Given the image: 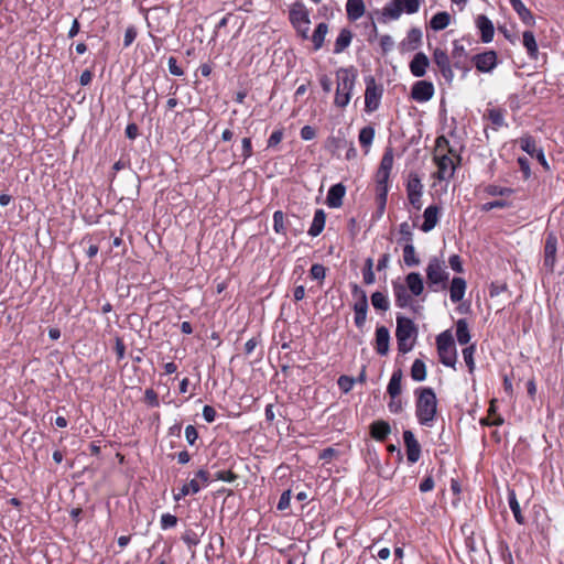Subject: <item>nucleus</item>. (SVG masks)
<instances>
[{
	"label": "nucleus",
	"instance_id": "61",
	"mask_svg": "<svg viewBox=\"0 0 564 564\" xmlns=\"http://www.w3.org/2000/svg\"><path fill=\"white\" fill-rule=\"evenodd\" d=\"M399 232L402 236V240L406 241V243H412L413 234L411 231L410 225L406 221L400 224Z\"/></svg>",
	"mask_w": 564,
	"mask_h": 564
},
{
	"label": "nucleus",
	"instance_id": "20",
	"mask_svg": "<svg viewBox=\"0 0 564 564\" xmlns=\"http://www.w3.org/2000/svg\"><path fill=\"white\" fill-rule=\"evenodd\" d=\"M390 333L386 326H378L376 328V344L375 349L378 355L386 356L389 352Z\"/></svg>",
	"mask_w": 564,
	"mask_h": 564
},
{
	"label": "nucleus",
	"instance_id": "33",
	"mask_svg": "<svg viewBox=\"0 0 564 564\" xmlns=\"http://www.w3.org/2000/svg\"><path fill=\"white\" fill-rule=\"evenodd\" d=\"M451 22V15L446 11H441L435 13L431 21H430V28L434 31H442L448 26Z\"/></svg>",
	"mask_w": 564,
	"mask_h": 564
},
{
	"label": "nucleus",
	"instance_id": "27",
	"mask_svg": "<svg viewBox=\"0 0 564 564\" xmlns=\"http://www.w3.org/2000/svg\"><path fill=\"white\" fill-rule=\"evenodd\" d=\"M512 9L519 15V19L528 26H533L535 24V19L532 12L524 6L521 0H512L510 2Z\"/></svg>",
	"mask_w": 564,
	"mask_h": 564
},
{
	"label": "nucleus",
	"instance_id": "44",
	"mask_svg": "<svg viewBox=\"0 0 564 564\" xmlns=\"http://www.w3.org/2000/svg\"><path fill=\"white\" fill-rule=\"evenodd\" d=\"M289 221L282 210H275L273 214V229L276 234L286 236Z\"/></svg>",
	"mask_w": 564,
	"mask_h": 564
},
{
	"label": "nucleus",
	"instance_id": "28",
	"mask_svg": "<svg viewBox=\"0 0 564 564\" xmlns=\"http://www.w3.org/2000/svg\"><path fill=\"white\" fill-rule=\"evenodd\" d=\"M346 12L350 21L360 19L365 14L364 0H347Z\"/></svg>",
	"mask_w": 564,
	"mask_h": 564
},
{
	"label": "nucleus",
	"instance_id": "53",
	"mask_svg": "<svg viewBox=\"0 0 564 564\" xmlns=\"http://www.w3.org/2000/svg\"><path fill=\"white\" fill-rule=\"evenodd\" d=\"M177 524V517L171 513H163L161 516V529L167 530Z\"/></svg>",
	"mask_w": 564,
	"mask_h": 564
},
{
	"label": "nucleus",
	"instance_id": "63",
	"mask_svg": "<svg viewBox=\"0 0 564 564\" xmlns=\"http://www.w3.org/2000/svg\"><path fill=\"white\" fill-rule=\"evenodd\" d=\"M394 42L389 34H384L380 37V47L382 54H388L393 48Z\"/></svg>",
	"mask_w": 564,
	"mask_h": 564
},
{
	"label": "nucleus",
	"instance_id": "38",
	"mask_svg": "<svg viewBox=\"0 0 564 564\" xmlns=\"http://www.w3.org/2000/svg\"><path fill=\"white\" fill-rule=\"evenodd\" d=\"M508 502H509V507H510V509H511V511L513 513V517H514L516 521L519 524H524L525 519L522 516L521 508H520V505L518 502V499H517L514 490H509V492H508Z\"/></svg>",
	"mask_w": 564,
	"mask_h": 564
},
{
	"label": "nucleus",
	"instance_id": "32",
	"mask_svg": "<svg viewBox=\"0 0 564 564\" xmlns=\"http://www.w3.org/2000/svg\"><path fill=\"white\" fill-rule=\"evenodd\" d=\"M352 33L349 29H341L334 45V53L339 54L344 52L351 43Z\"/></svg>",
	"mask_w": 564,
	"mask_h": 564
},
{
	"label": "nucleus",
	"instance_id": "39",
	"mask_svg": "<svg viewBox=\"0 0 564 564\" xmlns=\"http://www.w3.org/2000/svg\"><path fill=\"white\" fill-rule=\"evenodd\" d=\"M370 300L373 308L377 311L386 312L390 308V302L388 296L380 291L373 292L371 294Z\"/></svg>",
	"mask_w": 564,
	"mask_h": 564
},
{
	"label": "nucleus",
	"instance_id": "4",
	"mask_svg": "<svg viewBox=\"0 0 564 564\" xmlns=\"http://www.w3.org/2000/svg\"><path fill=\"white\" fill-rule=\"evenodd\" d=\"M425 271L427 284L432 291L437 292L447 289L449 273L446 271L444 261L437 257L431 258Z\"/></svg>",
	"mask_w": 564,
	"mask_h": 564
},
{
	"label": "nucleus",
	"instance_id": "54",
	"mask_svg": "<svg viewBox=\"0 0 564 564\" xmlns=\"http://www.w3.org/2000/svg\"><path fill=\"white\" fill-rule=\"evenodd\" d=\"M241 150H242V152H241L240 156L242 158V161L246 162L253 154L252 143H251L250 138H243L241 140Z\"/></svg>",
	"mask_w": 564,
	"mask_h": 564
},
{
	"label": "nucleus",
	"instance_id": "7",
	"mask_svg": "<svg viewBox=\"0 0 564 564\" xmlns=\"http://www.w3.org/2000/svg\"><path fill=\"white\" fill-rule=\"evenodd\" d=\"M420 0H391L382 9V17L398 20L403 12L414 14L420 10Z\"/></svg>",
	"mask_w": 564,
	"mask_h": 564
},
{
	"label": "nucleus",
	"instance_id": "35",
	"mask_svg": "<svg viewBox=\"0 0 564 564\" xmlns=\"http://www.w3.org/2000/svg\"><path fill=\"white\" fill-rule=\"evenodd\" d=\"M327 32H328V24L327 23L321 22V23L317 24V26H316V29H315V31L313 32V35H312V42L314 44V51H318L319 48H322Z\"/></svg>",
	"mask_w": 564,
	"mask_h": 564
},
{
	"label": "nucleus",
	"instance_id": "24",
	"mask_svg": "<svg viewBox=\"0 0 564 564\" xmlns=\"http://www.w3.org/2000/svg\"><path fill=\"white\" fill-rule=\"evenodd\" d=\"M404 285L413 296H420L424 291V282L419 272L406 274Z\"/></svg>",
	"mask_w": 564,
	"mask_h": 564
},
{
	"label": "nucleus",
	"instance_id": "40",
	"mask_svg": "<svg viewBox=\"0 0 564 564\" xmlns=\"http://www.w3.org/2000/svg\"><path fill=\"white\" fill-rule=\"evenodd\" d=\"M200 490V486L196 479H192L188 484L183 485L178 492L174 494V500L180 501L189 494H197Z\"/></svg>",
	"mask_w": 564,
	"mask_h": 564
},
{
	"label": "nucleus",
	"instance_id": "23",
	"mask_svg": "<svg viewBox=\"0 0 564 564\" xmlns=\"http://www.w3.org/2000/svg\"><path fill=\"white\" fill-rule=\"evenodd\" d=\"M369 430L370 436L378 442H384L391 433V426L389 422L384 420L373 421L370 424Z\"/></svg>",
	"mask_w": 564,
	"mask_h": 564
},
{
	"label": "nucleus",
	"instance_id": "13",
	"mask_svg": "<svg viewBox=\"0 0 564 564\" xmlns=\"http://www.w3.org/2000/svg\"><path fill=\"white\" fill-rule=\"evenodd\" d=\"M557 253V237L554 232H549L545 237L544 242V257L543 265L550 272L553 273Z\"/></svg>",
	"mask_w": 564,
	"mask_h": 564
},
{
	"label": "nucleus",
	"instance_id": "19",
	"mask_svg": "<svg viewBox=\"0 0 564 564\" xmlns=\"http://www.w3.org/2000/svg\"><path fill=\"white\" fill-rule=\"evenodd\" d=\"M476 26L480 32V40L482 43H490L494 40L495 26L487 15L479 14L476 18Z\"/></svg>",
	"mask_w": 564,
	"mask_h": 564
},
{
	"label": "nucleus",
	"instance_id": "1",
	"mask_svg": "<svg viewBox=\"0 0 564 564\" xmlns=\"http://www.w3.org/2000/svg\"><path fill=\"white\" fill-rule=\"evenodd\" d=\"M414 395L417 422L423 426L432 427L437 415V399L434 390L430 387H419L414 390Z\"/></svg>",
	"mask_w": 564,
	"mask_h": 564
},
{
	"label": "nucleus",
	"instance_id": "62",
	"mask_svg": "<svg viewBox=\"0 0 564 564\" xmlns=\"http://www.w3.org/2000/svg\"><path fill=\"white\" fill-rule=\"evenodd\" d=\"M339 452L334 447H326L318 454V458L329 463L334 457H337Z\"/></svg>",
	"mask_w": 564,
	"mask_h": 564
},
{
	"label": "nucleus",
	"instance_id": "11",
	"mask_svg": "<svg viewBox=\"0 0 564 564\" xmlns=\"http://www.w3.org/2000/svg\"><path fill=\"white\" fill-rule=\"evenodd\" d=\"M520 148L530 156L535 158L545 171L550 170V165L545 159L543 149L538 148L536 141L532 135L527 134L520 138Z\"/></svg>",
	"mask_w": 564,
	"mask_h": 564
},
{
	"label": "nucleus",
	"instance_id": "22",
	"mask_svg": "<svg viewBox=\"0 0 564 564\" xmlns=\"http://www.w3.org/2000/svg\"><path fill=\"white\" fill-rule=\"evenodd\" d=\"M346 194V187L341 183L334 184L329 187L326 204L330 208H338L343 205V198Z\"/></svg>",
	"mask_w": 564,
	"mask_h": 564
},
{
	"label": "nucleus",
	"instance_id": "43",
	"mask_svg": "<svg viewBox=\"0 0 564 564\" xmlns=\"http://www.w3.org/2000/svg\"><path fill=\"white\" fill-rule=\"evenodd\" d=\"M411 377L414 381L421 382L426 379V366L421 359H415L411 367Z\"/></svg>",
	"mask_w": 564,
	"mask_h": 564
},
{
	"label": "nucleus",
	"instance_id": "41",
	"mask_svg": "<svg viewBox=\"0 0 564 564\" xmlns=\"http://www.w3.org/2000/svg\"><path fill=\"white\" fill-rule=\"evenodd\" d=\"M375 128L372 126H366L359 131V143L362 148L366 149V153L368 152V148L371 145L375 139Z\"/></svg>",
	"mask_w": 564,
	"mask_h": 564
},
{
	"label": "nucleus",
	"instance_id": "25",
	"mask_svg": "<svg viewBox=\"0 0 564 564\" xmlns=\"http://www.w3.org/2000/svg\"><path fill=\"white\" fill-rule=\"evenodd\" d=\"M440 208L436 205H430L425 208L423 217L424 221L421 226V230L429 232L437 225Z\"/></svg>",
	"mask_w": 564,
	"mask_h": 564
},
{
	"label": "nucleus",
	"instance_id": "12",
	"mask_svg": "<svg viewBox=\"0 0 564 564\" xmlns=\"http://www.w3.org/2000/svg\"><path fill=\"white\" fill-rule=\"evenodd\" d=\"M394 303L399 308L410 307L413 310L412 294L400 279L392 280L391 282Z\"/></svg>",
	"mask_w": 564,
	"mask_h": 564
},
{
	"label": "nucleus",
	"instance_id": "34",
	"mask_svg": "<svg viewBox=\"0 0 564 564\" xmlns=\"http://www.w3.org/2000/svg\"><path fill=\"white\" fill-rule=\"evenodd\" d=\"M456 338L460 345H467L470 341L471 336L465 318H459L456 322Z\"/></svg>",
	"mask_w": 564,
	"mask_h": 564
},
{
	"label": "nucleus",
	"instance_id": "45",
	"mask_svg": "<svg viewBox=\"0 0 564 564\" xmlns=\"http://www.w3.org/2000/svg\"><path fill=\"white\" fill-rule=\"evenodd\" d=\"M348 140H346L345 137L337 135V137H329L327 140V149L329 152L334 155L337 151L347 148Z\"/></svg>",
	"mask_w": 564,
	"mask_h": 564
},
{
	"label": "nucleus",
	"instance_id": "49",
	"mask_svg": "<svg viewBox=\"0 0 564 564\" xmlns=\"http://www.w3.org/2000/svg\"><path fill=\"white\" fill-rule=\"evenodd\" d=\"M511 206H512V204L506 199H496V200H491V202H487V203L482 204L480 207V210L487 213L495 208H509Z\"/></svg>",
	"mask_w": 564,
	"mask_h": 564
},
{
	"label": "nucleus",
	"instance_id": "3",
	"mask_svg": "<svg viewBox=\"0 0 564 564\" xmlns=\"http://www.w3.org/2000/svg\"><path fill=\"white\" fill-rule=\"evenodd\" d=\"M417 334V327L411 318L397 315L395 338L400 354L404 355L413 349Z\"/></svg>",
	"mask_w": 564,
	"mask_h": 564
},
{
	"label": "nucleus",
	"instance_id": "29",
	"mask_svg": "<svg viewBox=\"0 0 564 564\" xmlns=\"http://www.w3.org/2000/svg\"><path fill=\"white\" fill-rule=\"evenodd\" d=\"M522 43L531 59H538L539 47L532 31H524L522 34Z\"/></svg>",
	"mask_w": 564,
	"mask_h": 564
},
{
	"label": "nucleus",
	"instance_id": "48",
	"mask_svg": "<svg viewBox=\"0 0 564 564\" xmlns=\"http://www.w3.org/2000/svg\"><path fill=\"white\" fill-rule=\"evenodd\" d=\"M475 351H476L475 344H471L463 349L464 361L468 368L469 373H473L475 370V367H476L475 360H474Z\"/></svg>",
	"mask_w": 564,
	"mask_h": 564
},
{
	"label": "nucleus",
	"instance_id": "16",
	"mask_svg": "<svg viewBox=\"0 0 564 564\" xmlns=\"http://www.w3.org/2000/svg\"><path fill=\"white\" fill-rule=\"evenodd\" d=\"M434 85L427 80L415 82L411 89V98L417 102H426L434 96Z\"/></svg>",
	"mask_w": 564,
	"mask_h": 564
},
{
	"label": "nucleus",
	"instance_id": "60",
	"mask_svg": "<svg viewBox=\"0 0 564 564\" xmlns=\"http://www.w3.org/2000/svg\"><path fill=\"white\" fill-rule=\"evenodd\" d=\"M185 438L188 445L194 446L198 440V432L194 425H187L185 427Z\"/></svg>",
	"mask_w": 564,
	"mask_h": 564
},
{
	"label": "nucleus",
	"instance_id": "59",
	"mask_svg": "<svg viewBox=\"0 0 564 564\" xmlns=\"http://www.w3.org/2000/svg\"><path fill=\"white\" fill-rule=\"evenodd\" d=\"M144 400L152 408H158L160 405L158 393L151 388L145 390Z\"/></svg>",
	"mask_w": 564,
	"mask_h": 564
},
{
	"label": "nucleus",
	"instance_id": "50",
	"mask_svg": "<svg viewBox=\"0 0 564 564\" xmlns=\"http://www.w3.org/2000/svg\"><path fill=\"white\" fill-rule=\"evenodd\" d=\"M392 166H393V150L391 147H388L381 158L379 167L391 172Z\"/></svg>",
	"mask_w": 564,
	"mask_h": 564
},
{
	"label": "nucleus",
	"instance_id": "18",
	"mask_svg": "<svg viewBox=\"0 0 564 564\" xmlns=\"http://www.w3.org/2000/svg\"><path fill=\"white\" fill-rule=\"evenodd\" d=\"M422 31L419 28H411L405 39L400 43L402 52L416 51L422 45Z\"/></svg>",
	"mask_w": 564,
	"mask_h": 564
},
{
	"label": "nucleus",
	"instance_id": "58",
	"mask_svg": "<svg viewBox=\"0 0 564 564\" xmlns=\"http://www.w3.org/2000/svg\"><path fill=\"white\" fill-rule=\"evenodd\" d=\"M238 478V475L231 470H219L215 474L216 480H221L226 482H234Z\"/></svg>",
	"mask_w": 564,
	"mask_h": 564
},
{
	"label": "nucleus",
	"instance_id": "52",
	"mask_svg": "<svg viewBox=\"0 0 564 564\" xmlns=\"http://www.w3.org/2000/svg\"><path fill=\"white\" fill-rule=\"evenodd\" d=\"M337 384L341 392L348 393L355 384V378L343 375L338 378Z\"/></svg>",
	"mask_w": 564,
	"mask_h": 564
},
{
	"label": "nucleus",
	"instance_id": "55",
	"mask_svg": "<svg viewBox=\"0 0 564 564\" xmlns=\"http://www.w3.org/2000/svg\"><path fill=\"white\" fill-rule=\"evenodd\" d=\"M310 274H311L312 279L322 281L325 279L326 268L323 264L314 263L311 267Z\"/></svg>",
	"mask_w": 564,
	"mask_h": 564
},
{
	"label": "nucleus",
	"instance_id": "51",
	"mask_svg": "<svg viewBox=\"0 0 564 564\" xmlns=\"http://www.w3.org/2000/svg\"><path fill=\"white\" fill-rule=\"evenodd\" d=\"M390 173L391 172L378 167L377 173H376L377 189H382V187L389 188L388 182H389Z\"/></svg>",
	"mask_w": 564,
	"mask_h": 564
},
{
	"label": "nucleus",
	"instance_id": "31",
	"mask_svg": "<svg viewBox=\"0 0 564 564\" xmlns=\"http://www.w3.org/2000/svg\"><path fill=\"white\" fill-rule=\"evenodd\" d=\"M325 221H326L325 212L323 209H316L312 225L308 229V235L312 237H317L324 230Z\"/></svg>",
	"mask_w": 564,
	"mask_h": 564
},
{
	"label": "nucleus",
	"instance_id": "42",
	"mask_svg": "<svg viewBox=\"0 0 564 564\" xmlns=\"http://www.w3.org/2000/svg\"><path fill=\"white\" fill-rule=\"evenodd\" d=\"M403 261L406 267H416L420 264V258L416 256L413 243H405L403 247Z\"/></svg>",
	"mask_w": 564,
	"mask_h": 564
},
{
	"label": "nucleus",
	"instance_id": "14",
	"mask_svg": "<svg viewBox=\"0 0 564 564\" xmlns=\"http://www.w3.org/2000/svg\"><path fill=\"white\" fill-rule=\"evenodd\" d=\"M471 61L478 72L490 73L498 64V55L495 51L489 50L474 55Z\"/></svg>",
	"mask_w": 564,
	"mask_h": 564
},
{
	"label": "nucleus",
	"instance_id": "56",
	"mask_svg": "<svg viewBox=\"0 0 564 564\" xmlns=\"http://www.w3.org/2000/svg\"><path fill=\"white\" fill-rule=\"evenodd\" d=\"M291 497H292L291 489H288V490L283 491L281 497H280V499H279L276 509L279 511H284V510L289 509L290 502H291Z\"/></svg>",
	"mask_w": 564,
	"mask_h": 564
},
{
	"label": "nucleus",
	"instance_id": "57",
	"mask_svg": "<svg viewBox=\"0 0 564 564\" xmlns=\"http://www.w3.org/2000/svg\"><path fill=\"white\" fill-rule=\"evenodd\" d=\"M466 56H467L466 50H465L464 45L460 43V41L459 40L453 41L452 57L454 59H460Z\"/></svg>",
	"mask_w": 564,
	"mask_h": 564
},
{
	"label": "nucleus",
	"instance_id": "46",
	"mask_svg": "<svg viewBox=\"0 0 564 564\" xmlns=\"http://www.w3.org/2000/svg\"><path fill=\"white\" fill-rule=\"evenodd\" d=\"M362 279L364 283L367 285H371L376 282V275L373 272V259L367 258L365 260V264L362 268Z\"/></svg>",
	"mask_w": 564,
	"mask_h": 564
},
{
	"label": "nucleus",
	"instance_id": "36",
	"mask_svg": "<svg viewBox=\"0 0 564 564\" xmlns=\"http://www.w3.org/2000/svg\"><path fill=\"white\" fill-rule=\"evenodd\" d=\"M506 111L501 108L487 109L485 117L495 126V129H499L507 126L505 122Z\"/></svg>",
	"mask_w": 564,
	"mask_h": 564
},
{
	"label": "nucleus",
	"instance_id": "5",
	"mask_svg": "<svg viewBox=\"0 0 564 564\" xmlns=\"http://www.w3.org/2000/svg\"><path fill=\"white\" fill-rule=\"evenodd\" d=\"M436 348L440 361L446 367L455 368L457 362V350L454 337L449 329H446L437 335Z\"/></svg>",
	"mask_w": 564,
	"mask_h": 564
},
{
	"label": "nucleus",
	"instance_id": "8",
	"mask_svg": "<svg viewBox=\"0 0 564 564\" xmlns=\"http://www.w3.org/2000/svg\"><path fill=\"white\" fill-rule=\"evenodd\" d=\"M365 110L370 113L376 111L383 95V86L376 83V78L372 75L365 77Z\"/></svg>",
	"mask_w": 564,
	"mask_h": 564
},
{
	"label": "nucleus",
	"instance_id": "37",
	"mask_svg": "<svg viewBox=\"0 0 564 564\" xmlns=\"http://www.w3.org/2000/svg\"><path fill=\"white\" fill-rule=\"evenodd\" d=\"M423 184L416 173H410L406 182V195H422Z\"/></svg>",
	"mask_w": 564,
	"mask_h": 564
},
{
	"label": "nucleus",
	"instance_id": "47",
	"mask_svg": "<svg viewBox=\"0 0 564 564\" xmlns=\"http://www.w3.org/2000/svg\"><path fill=\"white\" fill-rule=\"evenodd\" d=\"M485 193L489 196H510L514 193L511 187H502L495 184H489L485 187Z\"/></svg>",
	"mask_w": 564,
	"mask_h": 564
},
{
	"label": "nucleus",
	"instance_id": "10",
	"mask_svg": "<svg viewBox=\"0 0 564 564\" xmlns=\"http://www.w3.org/2000/svg\"><path fill=\"white\" fill-rule=\"evenodd\" d=\"M433 62L437 66L445 82L451 85L454 80V72L452 68L451 59L445 50L436 47L433 51Z\"/></svg>",
	"mask_w": 564,
	"mask_h": 564
},
{
	"label": "nucleus",
	"instance_id": "64",
	"mask_svg": "<svg viewBox=\"0 0 564 564\" xmlns=\"http://www.w3.org/2000/svg\"><path fill=\"white\" fill-rule=\"evenodd\" d=\"M388 409L391 413H401L403 411V404L400 397L390 398Z\"/></svg>",
	"mask_w": 564,
	"mask_h": 564
},
{
	"label": "nucleus",
	"instance_id": "21",
	"mask_svg": "<svg viewBox=\"0 0 564 564\" xmlns=\"http://www.w3.org/2000/svg\"><path fill=\"white\" fill-rule=\"evenodd\" d=\"M430 65V59L425 53L419 52L410 62V72L415 77H423L426 74V68Z\"/></svg>",
	"mask_w": 564,
	"mask_h": 564
},
{
	"label": "nucleus",
	"instance_id": "15",
	"mask_svg": "<svg viewBox=\"0 0 564 564\" xmlns=\"http://www.w3.org/2000/svg\"><path fill=\"white\" fill-rule=\"evenodd\" d=\"M403 442L406 452V459L410 464L419 462L422 453L421 445L411 430L403 431Z\"/></svg>",
	"mask_w": 564,
	"mask_h": 564
},
{
	"label": "nucleus",
	"instance_id": "30",
	"mask_svg": "<svg viewBox=\"0 0 564 564\" xmlns=\"http://www.w3.org/2000/svg\"><path fill=\"white\" fill-rule=\"evenodd\" d=\"M402 377H403V373L400 368L395 369L392 372V376H391L390 381L387 387V392L390 395V398L400 397L401 391H402V387H401Z\"/></svg>",
	"mask_w": 564,
	"mask_h": 564
},
{
	"label": "nucleus",
	"instance_id": "9",
	"mask_svg": "<svg viewBox=\"0 0 564 564\" xmlns=\"http://www.w3.org/2000/svg\"><path fill=\"white\" fill-rule=\"evenodd\" d=\"M289 19L302 39H308L310 17L308 11L302 3L294 4L289 12Z\"/></svg>",
	"mask_w": 564,
	"mask_h": 564
},
{
	"label": "nucleus",
	"instance_id": "6",
	"mask_svg": "<svg viewBox=\"0 0 564 564\" xmlns=\"http://www.w3.org/2000/svg\"><path fill=\"white\" fill-rule=\"evenodd\" d=\"M350 291L355 300L352 304V310L355 314L354 323L357 328L361 329L366 324L367 313L369 308L367 293L357 283L350 284Z\"/></svg>",
	"mask_w": 564,
	"mask_h": 564
},
{
	"label": "nucleus",
	"instance_id": "26",
	"mask_svg": "<svg viewBox=\"0 0 564 564\" xmlns=\"http://www.w3.org/2000/svg\"><path fill=\"white\" fill-rule=\"evenodd\" d=\"M466 281L463 278H453L449 286V297L453 303H457L463 300L466 292Z\"/></svg>",
	"mask_w": 564,
	"mask_h": 564
},
{
	"label": "nucleus",
	"instance_id": "17",
	"mask_svg": "<svg viewBox=\"0 0 564 564\" xmlns=\"http://www.w3.org/2000/svg\"><path fill=\"white\" fill-rule=\"evenodd\" d=\"M435 163L437 165V172H436L437 180L446 181L454 176L457 165L453 162V160L447 154H443L438 158H435Z\"/></svg>",
	"mask_w": 564,
	"mask_h": 564
},
{
	"label": "nucleus",
	"instance_id": "2",
	"mask_svg": "<svg viewBox=\"0 0 564 564\" xmlns=\"http://www.w3.org/2000/svg\"><path fill=\"white\" fill-rule=\"evenodd\" d=\"M358 72L354 66L340 67L336 70L337 87L334 105L340 109L347 107L356 85Z\"/></svg>",
	"mask_w": 564,
	"mask_h": 564
}]
</instances>
